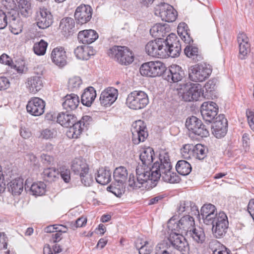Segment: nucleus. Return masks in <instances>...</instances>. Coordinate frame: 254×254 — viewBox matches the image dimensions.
Listing matches in <instances>:
<instances>
[{
    "instance_id": "nucleus-1",
    "label": "nucleus",
    "mask_w": 254,
    "mask_h": 254,
    "mask_svg": "<svg viewBox=\"0 0 254 254\" xmlns=\"http://www.w3.org/2000/svg\"><path fill=\"white\" fill-rule=\"evenodd\" d=\"M135 173L136 176L130 174L128 180V186L133 189H152L156 186L160 178L164 182L172 184L179 183L180 180L179 176L173 171L169 154L165 151L160 152L159 161L155 162L151 168L139 163Z\"/></svg>"
},
{
    "instance_id": "nucleus-2",
    "label": "nucleus",
    "mask_w": 254,
    "mask_h": 254,
    "mask_svg": "<svg viewBox=\"0 0 254 254\" xmlns=\"http://www.w3.org/2000/svg\"><path fill=\"white\" fill-rule=\"evenodd\" d=\"M127 176V171L125 167L120 166L117 168L114 172L113 176L117 184H111L107 188V190L112 192L116 196L120 197L125 191V183Z\"/></svg>"
},
{
    "instance_id": "nucleus-3",
    "label": "nucleus",
    "mask_w": 254,
    "mask_h": 254,
    "mask_svg": "<svg viewBox=\"0 0 254 254\" xmlns=\"http://www.w3.org/2000/svg\"><path fill=\"white\" fill-rule=\"evenodd\" d=\"M195 225L194 218L190 215H187L177 222L173 218L168 222L169 230L180 234H188L193 228Z\"/></svg>"
},
{
    "instance_id": "nucleus-4",
    "label": "nucleus",
    "mask_w": 254,
    "mask_h": 254,
    "mask_svg": "<svg viewBox=\"0 0 254 254\" xmlns=\"http://www.w3.org/2000/svg\"><path fill=\"white\" fill-rule=\"evenodd\" d=\"M109 56L123 65H129L134 61L132 52L127 47L115 46L108 52Z\"/></svg>"
},
{
    "instance_id": "nucleus-5",
    "label": "nucleus",
    "mask_w": 254,
    "mask_h": 254,
    "mask_svg": "<svg viewBox=\"0 0 254 254\" xmlns=\"http://www.w3.org/2000/svg\"><path fill=\"white\" fill-rule=\"evenodd\" d=\"M147 95L142 91H134L130 93L126 99V105L130 109L140 110L148 104Z\"/></svg>"
},
{
    "instance_id": "nucleus-6",
    "label": "nucleus",
    "mask_w": 254,
    "mask_h": 254,
    "mask_svg": "<svg viewBox=\"0 0 254 254\" xmlns=\"http://www.w3.org/2000/svg\"><path fill=\"white\" fill-rule=\"evenodd\" d=\"M212 72L209 65L206 64H195L189 69V77L194 82H202L207 79Z\"/></svg>"
},
{
    "instance_id": "nucleus-7",
    "label": "nucleus",
    "mask_w": 254,
    "mask_h": 254,
    "mask_svg": "<svg viewBox=\"0 0 254 254\" xmlns=\"http://www.w3.org/2000/svg\"><path fill=\"white\" fill-rule=\"evenodd\" d=\"M165 65L162 62L151 61L143 64L139 71L143 76L156 77L160 76L165 71Z\"/></svg>"
},
{
    "instance_id": "nucleus-8",
    "label": "nucleus",
    "mask_w": 254,
    "mask_h": 254,
    "mask_svg": "<svg viewBox=\"0 0 254 254\" xmlns=\"http://www.w3.org/2000/svg\"><path fill=\"white\" fill-rule=\"evenodd\" d=\"M212 231L214 236L217 238L223 237L226 233L229 222L226 214L224 212H220L212 220Z\"/></svg>"
},
{
    "instance_id": "nucleus-9",
    "label": "nucleus",
    "mask_w": 254,
    "mask_h": 254,
    "mask_svg": "<svg viewBox=\"0 0 254 254\" xmlns=\"http://www.w3.org/2000/svg\"><path fill=\"white\" fill-rule=\"evenodd\" d=\"M164 49H165L167 56L175 58L180 55L181 51V46L176 34L171 33L164 39Z\"/></svg>"
},
{
    "instance_id": "nucleus-10",
    "label": "nucleus",
    "mask_w": 254,
    "mask_h": 254,
    "mask_svg": "<svg viewBox=\"0 0 254 254\" xmlns=\"http://www.w3.org/2000/svg\"><path fill=\"white\" fill-rule=\"evenodd\" d=\"M168 240L173 248L182 254H189L190 246L183 234L170 231Z\"/></svg>"
},
{
    "instance_id": "nucleus-11",
    "label": "nucleus",
    "mask_w": 254,
    "mask_h": 254,
    "mask_svg": "<svg viewBox=\"0 0 254 254\" xmlns=\"http://www.w3.org/2000/svg\"><path fill=\"white\" fill-rule=\"evenodd\" d=\"M131 131L132 142L136 145L143 142L148 135L146 126L141 120L136 121L132 124Z\"/></svg>"
},
{
    "instance_id": "nucleus-12",
    "label": "nucleus",
    "mask_w": 254,
    "mask_h": 254,
    "mask_svg": "<svg viewBox=\"0 0 254 254\" xmlns=\"http://www.w3.org/2000/svg\"><path fill=\"white\" fill-rule=\"evenodd\" d=\"M186 126L193 133L201 137H207L209 134L205 126L195 116H191L187 119Z\"/></svg>"
},
{
    "instance_id": "nucleus-13",
    "label": "nucleus",
    "mask_w": 254,
    "mask_h": 254,
    "mask_svg": "<svg viewBox=\"0 0 254 254\" xmlns=\"http://www.w3.org/2000/svg\"><path fill=\"white\" fill-rule=\"evenodd\" d=\"M164 45V39L158 38L148 42L145 46V51L150 56L165 58L166 53Z\"/></svg>"
},
{
    "instance_id": "nucleus-14",
    "label": "nucleus",
    "mask_w": 254,
    "mask_h": 254,
    "mask_svg": "<svg viewBox=\"0 0 254 254\" xmlns=\"http://www.w3.org/2000/svg\"><path fill=\"white\" fill-rule=\"evenodd\" d=\"M36 21L39 28L46 29L53 23V15L48 8L41 6L36 12Z\"/></svg>"
},
{
    "instance_id": "nucleus-15",
    "label": "nucleus",
    "mask_w": 254,
    "mask_h": 254,
    "mask_svg": "<svg viewBox=\"0 0 254 254\" xmlns=\"http://www.w3.org/2000/svg\"><path fill=\"white\" fill-rule=\"evenodd\" d=\"M155 13L159 16L162 20L171 22L174 21L177 16L176 10L171 5L163 3L155 8Z\"/></svg>"
},
{
    "instance_id": "nucleus-16",
    "label": "nucleus",
    "mask_w": 254,
    "mask_h": 254,
    "mask_svg": "<svg viewBox=\"0 0 254 254\" xmlns=\"http://www.w3.org/2000/svg\"><path fill=\"white\" fill-rule=\"evenodd\" d=\"M93 9L88 5L81 4L76 8L74 16L77 24L82 25L88 22L92 18Z\"/></svg>"
},
{
    "instance_id": "nucleus-17",
    "label": "nucleus",
    "mask_w": 254,
    "mask_h": 254,
    "mask_svg": "<svg viewBox=\"0 0 254 254\" xmlns=\"http://www.w3.org/2000/svg\"><path fill=\"white\" fill-rule=\"evenodd\" d=\"M227 120L223 114L217 116L212 125V133L217 138H221L227 131Z\"/></svg>"
},
{
    "instance_id": "nucleus-18",
    "label": "nucleus",
    "mask_w": 254,
    "mask_h": 254,
    "mask_svg": "<svg viewBox=\"0 0 254 254\" xmlns=\"http://www.w3.org/2000/svg\"><path fill=\"white\" fill-rule=\"evenodd\" d=\"M201 84L196 83L188 84L186 91L183 94V98L187 101H197L203 95V91Z\"/></svg>"
},
{
    "instance_id": "nucleus-19",
    "label": "nucleus",
    "mask_w": 254,
    "mask_h": 254,
    "mask_svg": "<svg viewBox=\"0 0 254 254\" xmlns=\"http://www.w3.org/2000/svg\"><path fill=\"white\" fill-rule=\"evenodd\" d=\"M201 114L204 120L211 123L215 120L217 115L218 107L217 105L211 101L205 102L201 106Z\"/></svg>"
},
{
    "instance_id": "nucleus-20",
    "label": "nucleus",
    "mask_w": 254,
    "mask_h": 254,
    "mask_svg": "<svg viewBox=\"0 0 254 254\" xmlns=\"http://www.w3.org/2000/svg\"><path fill=\"white\" fill-rule=\"evenodd\" d=\"M45 102L38 97L32 98L26 106L27 112L32 116H39L44 112Z\"/></svg>"
},
{
    "instance_id": "nucleus-21",
    "label": "nucleus",
    "mask_w": 254,
    "mask_h": 254,
    "mask_svg": "<svg viewBox=\"0 0 254 254\" xmlns=\"http://www.w3.org/2000/svg\"><path fill=\"white\" fill-rule=\"evenodd\" d=\"M118 91L115 88L109 87L103 91L100 96V102L102 106H110L117 100Z\"/></svg>"
},
{
    "instance_id": "nucleus-22",
    "label": "nucleus",
    "mask_w": 254,
    "mask_h": 254,
    "mask_svg": "<svg viewBox=\"0 0 254 254\" xmlns=\"http://www.w3.org/2000/svg\"><path fill=\"white\" fill-rule=\"evenodd\" d=\"M52 62L59 67H63L67 64L66 53L63 47L54 48L51 54Z\"/></svg>"
},
{
    "instance_id": "nucleus-23",
    "label": "nucleus",
    "mask_w": 254,
    "mask_h": 254,
    "mask_svg": "<svg viewBox=\"0 0 254 254\" xmlns=\"http://www.w3.org/2000/svg\"><path fill=\"white\" fill-rule=\"evenodd\" d=\"M184 71L182 67L176 64H173L164 74L165 79L169 82H177L181 81L184 76Z\"/></svg>"
},
{
    "instance_id": "nucleus-24",
    "label": "nucleus",
    "mask_w": 254,
    "mask_h": 254,
    "mask_svg": "<svg viewBox=\"0 0 254 254\" xmlns=\"http://www.w3.org/2000/svg\"><path fill=\"white\" fill-rule=\"evenodd\" d=\"M215 211L216 208L214 205L212 204L203 205L200 210V214L204 224L210 225L213 223L212 220L218 214L215 213Z\"/></svg>"
},
{
    "instance_id": "nucleus-25",
    "label": "nucleus",
    "mask_w": 254,
    "mask_h": 254,
    "mask_svg": "<svg viewBox=\"0 0 254 254\" xmlns=\"http://www.w3.org/2000/svg\"><path fill=\"white\" fill-rule=\"evenodd\" d=\"M177 211L179 214L186 212L191 215L199 216V212L195 203L190 201H181L178 205Z\"/></svg>"
},
{
    "instance_id": "nucleus-26",
    "label": "nucleus",
    "mask_w": 254,
    "mask_h": 254,
    "mask_svg": "<svg viewBox=\"0 0 254 254\" xmlns=\"http://www.w3.org/2000/svg\"><path fill=\"white\" fill-rule=\"evenodd\" d=\"M237 40L239 45V57L242 60L245 59L250 52L249 39L246 34L240 33L238 35Z\"/></svg>"
},
{
    "instance_id": "nucleus-27",
    "label": "nucleus",
    "mask_w": 254,
    "mask_h": 254,
    "mask_svg": "<svg viewBox=\"0 0 254 254\" xmlns=\"http://www.w3.org/2000/svg\"><path fill=\"white\" fill-rule=\"evenodd\" d=\"M98 38V33L92 29L81 31L78 34V40L84 44H90L94 42Z\"/></svg>"
},
{
    "instance_id": "nucleus-28",
    "label": "nucleus",
    "mask_w": 254,
    "mask_h": 254,
    "mask_svg": "<svg viewBox=\"0 0 254 254\" xmlns=\"http://www.w3.org/2000/svg\"><path fill=\"white\" fill-rule=\"evenodd\" d=\"M71 169L75 174L83 176L89 171L86 161L82 158H76L72 162Z\"/></svg>"
},
{
    "instance_id": "nucleus-29",
    "label": "nucleus",
    "mask_w": 254,
    "mask_h": 254,
    "mask_svg": "<svg viewBox=\"0 0 254 254\" xmlns=\"http://www.w3.org/2000/svg\"><path fill=\"white\" fill-rule=\"evenodd\" d=\"M64 101L62 105L64 109L67 112L74 110L78 107L79 103L78 96L74 94L66 95L64 98Z\"/></svg>"
},
{
    "instance_id": "nucleus-30",
    "label": "nucleus",
    "mask_w": 254,
    "mask_h": 254,
    "mask_svg": "<svg viewBox=\"0 0 254 254\" xmlns=\"http://www.w3.org/2000/svg\"><path fill=\"white\" fill-rule=\"evenodd\" d=\"M27 87L30 92L35 94L43 87L42 78L39 76H33L29 77L27 81Z\"/></svg>"
},
{
    "instance_id": "nucleus-31",
    "label": "nucleus",
    "mask_w": 254,
    "mask_h": 254,
    "mask_svg": "<svg viewBox=\"0 0 254 254\" xmlns=\"http://www.w3.org/2000/svg\"><path fill=\"white\" fill-rule=\"evenodd\" d=\"M77 121L76 117L68 113L61 112L57 117V121L61 126L68 127Z\"/></svg>"
},
{
    "instance_id": "nucleus-32",
    "label": "nucleus",
    "mask_w": 254,
    "mask_h": 254,
    "mask_svg": "<svg viewBox=\"0 0 254 254\" xmlns=\"http://www.w3.org/2000/svg\"><path fill=\"white\" fill-rule=\"evenodd\" d=\"M96 97V92L93 87H88L84 90L81 96V103L83 105L90 107Z\"/></svg>"
},
{
    "instance_id": "nucleus-33",
    "label": "nucleus",
    "mask_w": 254,
    "mask_h": 254,
    "mask_svg": "<svg viewBox=\"0 0 254 254\" xmlns=\"http://www.w3.org/2000/svg\"><path fill=\"white\" fill-rule=\"evenodd\" d=\"M154 151L151 147H147L143 149L139 155V158L141 161V165L150 167V165L153 161Z\"/></svg>"
},
{
    "instance_id": "nucleus-34",
    "label": "nucleus",
    "mask_w": 254,
    "mask_h": 254,
    "mask_svg": "<svg viewBox=\"0 0 254 254\" xmlns=\"http://www.w3.org/2000/svg\"><path fill=\"white\" fill-rule=\"evenodd\" d=\"M169 27L167 24L157 23L155 24L150 30V33L153 37L158 38H162L169 32Z\"/></svg>"
},
{
    "instance_id": "nucleus-35",
    "label": "nucleus",
    "mask_w": 254,
    "mask_h": 254,
    "mask_svg": "<svg viewBox=\"0 0 254 254\" xmlns=\"http://www.w3.org/2000/svg\"><path fill=\"white\" fill-rule=\"evenodd\" d=\"M3 10L10 15L11 19L15 20L18 15L16 10V4L14 0H2L1 1Z\"/></svg>"
},
{
    "instance_id": "nucleus-36",
    "label": "nucleus",
    "mask_w": 254,
    "mask_h": 254,
    "mask_svg": "<svg viewBox=\"0 0 254 254\" xmlns=\"http://www.w3.org/2000/svg\"><path fill=\"white\" fill-rule=\"evenodd\" d=\"M111 171L107 168H99L95 177L96 181L102 185H107L111 180Z\"/></svg>"
},
{
    "instance_id": "nucleus-37",
    "label": "nucleus",
    "mask_w": 254,
    "mask_h": 254,
    "mask_svg": "<svg viewBox=\"0 0 254 254\" xmlns=\"http://www.w3.org/2000/svg\"><path fill=\"white\" fill-rule=\"evenodd\" d=\"M75 22L71 17H65L62 19L60 27L64 36H67L71 32V30L74 27Z\"/></svg>"
},
{
    "instance_id": "nucleus-38",
    "label": "nucleus",
    "mask_w": 254,
    "mask_h": 254,
    "mask_svg": "<svg viewBox=\"0 0 254 254\" xmlns=\"http://www.w3.org/2000/svg\"><path fill=\"white\" fill-rule=\"evenodd\" d=\"M8 185V190L13 195H19L23 191V180L20 178H16L12 180Z\"/></svg>"
},
{
    "instance_id": "nucleus-39",
    "label": "nucleus",
    "mask_w": 254,
    "mask_h": 254,
    "mask_svg": "<svg viewBox=\"0 0 254 254\" xmlns=\"http://www.w3.org/2000/svg\"><path fill=\"white\" fill-rule=\"evenodd\" d=\"M152 243L150 241H144L142 239H137L135 246L139 254H150L153 250Z\"/></svg>"
},
{
    "instance_id": "nucleus-40",
    "label": "nucleus",
    "mask_w": 254,
    "mask_h": 254,
    "mask_svg": "<svg viewBox=\"0 0 254 254\" xmlns=\"http://www.w3.org/2000/svg\"><path fill=\"white\" fill-rule=\"evenodd\" d=\"M184 53L188 58L191 59L195 63L201 61L202 59L198 49L190 45L186 47Z\"/></svg>"
},
{
    "instance_id": "nucleus-41",
    "label": "nucleus",
    "mask_w": 254,
    "mask_h": 254,
    "mask_svg": "<svg viewBox=\"0 0 254 254\" xmlns=\"http://www.w3.org/2000/svg\"><path fill=\"white\" fill-rule=\"evenodd\" d=\"M89 51L90 48L88 46L85 45L78 46L74 50V54L78 59L87 60L91 55Z\"/></svg>"
},
{
    "instance_id": "nucleus-42",
    "label": "nucleus",
    "mask_w": 254,
    "mask_h": 254,
    "mask_svg": "<svg viewBox=\"0 0 254 254\" xmlns=\"http://www.w3.org/2000/svg\"><path fill=\"white\" fill-rule=\"evenodd\" d=\"M176 169L180 174L186 176L191 171L190 164L185 160H179L176 165Z\"/></svg>"
},
{
    "instance_id": "nucleus-43",
    "label": "nucleus",
    "mask_w": 254,
    "mask_h": 254,
    "mask_svg": "<svg viewBox=\"0 0 254 254\" xmlns=\"http://www.w3.org/2000/svg\"><path fill=\"white\" fill-rule=\"evenodd\" d=\"M68 127H69V134H71L72 138H77L81 133L84 127H83L82 122L76 121ZM70 135V134H69V136Z\"/></svg>"
},
{
    "instance_id": "nucleus-44",
    "label": "nucleus",
    "mask_w": 254,
    "mask_h": 254,
    "mask_svg": "<svg viewBox=\"0 0 254 254\" xmlns=\"http://www.w3.org/2000/svg\"><path fill=\"white\" fill-rule=\"evenodd\" d=\"M188 235H189L192 238L198 243H202L205 240V234L202 229L200 228H193Z\"/></svg>"
},
{
    "instance_id": "nucleus-45",
    "label": "nucleus",
    "mask_w": 254,
    "mask_h": 254,
    "mask_svg": "<svg viewBox=\"0 0 254 254\" xmlns=\"http://www.w3.org/2000/svg\"><path fill=\"white\" fill-rule=\"evenodd\" d=\"M30 190L34 195H42L46 191V185L42 182L33 183L31 187Z\"/></svg>"
},
{
    "instance_id": "nucleus-46",
    "label": "nucleus",
    "mask_w": 254,
    "mask_h": 254,
    "mask_svg": "<svg viewBox=\"0 0 254 254\" xmlns=\"http://www.w3.org/2000/svg\"><path fill=\"white\" fill-rule=\"evenodd\" d=\"M194 157L198 160H203L207 156V148L201 144L194 146Z\"/></svg>"
},
{
    "instance_id": "nucleus-47",
    "label": "nucleus",
    "mask_w": 254,
    "mask_h": 254,
    "mask_svg": "<svg viewBox=\"0 0 254 254\" xmlns=\"http://www.w3.org/2000/svg\"><path fill=\"white\" fill-rule=\"evenodd\" d=\"M43 175L45 180L51 182L55 181L59 175V172L54 168H48L44 169Z\"/></svg>"
},
{
    "instance_id": "nucleus-48",
    "label": "nucleus",
    "mask_w": 254,
    "mask_h": 254,
    "mask_svg": "<svg viewBox=\"0 0 254 254\" xmlns=\"http://www.w3.org/2000/svg\"><path fill=\"white\" fill-rule=\"evenodd\" d=\"M48 44L43 40L34 44L33 50L35 54L38 56L44 55L46 51Z\"/></svg>"
},
{
    "instance_id": "nucleus-49",
    "label": "nucleus",
    "mask_w": 254,
    "mask_h": 254,
    "mask_svg": "<svg viewBox=\"0 0 254 254\" xmlns=\"http://www.w3.org/2000/svg\"><path fill=\"white\" fill-rule=\"evenodd\" d=\"M194 145L192 144H185L181 151L183 157L189 159L194 157Z\"/></svg>"
},
{
    "instance_id": "nucleus-50",
    "label": "nucleus",
    "mask_w": 254,
    "mask_h": 254,
    "mask_svg": "<svg viewBox=\"0 0 254 254\" xmlns=\"http://www.w3.org/2000/svg\"><path fill=\"white\" fill-rule=\"evenodd\" d=\"M169 248L168 243L163 241L156 246L155 254H172L169 251Z\"/></svg>"
},
{
    "instance_id": "nucleus-51",
    "label": "nucleus",
    "mask_w": 254,
    "mask_h": 254,
    "mask_svg": "<svg viewBox=\"0 0 254 254\" xmlns=\"http://www.w3.org/2000/svg\"><path fill=\"white\" fill-rule=\"evenodd\" d=\"M19 12L24 17H26L30 15L31 13L30 3L28 1L19 2Z\"/></svg>"
},
{
    "instance_id": "nucleus-52",
    "label": "nucleus",
    "mask_w": 254,
    "mask_h": 254,
    "mask_svg": "<svg viewBox=\"0 0 254 254\" xmlns=\"http://www.w3.org/2000/svg\"><path fill=\"white\" fill-rule=\"evenodd\" d=\"M82 84V80L78 76L70 78L68 81V88L71 90H76Z\"/></svg>"
},
{
    "instance_id": "nucleus-53",
    "label": "nucleus",
    "mask_w": 254,
    "mask_h": 254,
    "mask_svg": "<svg viewBox=\"0 0 254 254\" xmlns=\"http://www.w3.org/2000/svg\"><path fill=\"white\" fill-rule=\"evenodd\" d=\"M11 18L10 15L6 13L3 10H0V29H4L7 25Z\"/></svg>"
},
{
    "instance_id": "nucleus-54",
    "label": "nucleus",
    "mask_w": 254,
    "mask_h": 254,
    "mask_svg": "<svg viewBox=\"0 0 254 254\" xmlns=\"http://www.w3.org/2000/svg\"><path fill=\"white\" fill-rule=\"evenodd\" d=\"M16 20V19L15 20L11 19V20L9 19V23L11 27V32L15 35L18 34L19 33H21L22 30L21 22L19 21L17 24L15 22Z\"/></svg>"
},
{
    "instance_id": "nucleus-55",
    "label": "nucleus",
    "mask_w": 254,
    "mask_h": 254,
    "mask_svg": "<svg viewBox=\"0 0 254 254\" xmlns=\"http://www.w3.org/2000/svg\"><path fill=\"white\" fill-rule=\"evenodd\" d=\"M57 130L54 128H46L43 130L41 133V136L43 138L48 139L57 136Z\"/></svg>"
},
{
    "instance_id": "nucleus-56",
    "label": "nucleus",
    "mask_w": 254,
    "mask_h": 254,
    "mask_svg": "<svg viewBox=\"0 0 254 254\" xmlns=\"http://www.w3.org/2000/svg\"><path fill=\"white\" fill-rule=\"evenodd\" d=\"M80 178L81 183L85 186H90L93 182V178L91 177V175L89 174V171L85 172V174H83V176L80 175Z\"/></svg>"
},
{
    "instance_id": "nucleus-57",
    "label": "nucleus",
    "mask_w": 254,
    "mask_h": 254,
    "mask_svg": "<svg viewBox=\"0 0 254 254\" xmlns=\"http://www.w3.org/2000/svg\"><path fill=\"white\" fill-rule=\"evenodd\" d=\"M87 223V218L85 217L81 216L78 218L75 222H71L70 226L74 230L78 227L84 226Z\"/></svg>"
},
{
    "instance_id": "nucleus-58",
    "label": "nucleus",
    "mask_w": 254,
    "mask_h": 254,
    "mask_svg": "<svg viewBox=\"0 0 254 254\" xmlns=\"http://www.w3.org/2000/svg\"><path fill=\"white\" fill-rule=\"evenodd\" d=\"M204 89L206 93L209 94L210 95H213L216 89L215 83L212 80H209L205 84Z\"/></svg>"
},
{
    "instance_id": "nucleus-59",
    "label": "nucleus",
    "mask_w": 254,
    "mask_h": 254,
    "mask_svg": "<svg viewBox=\"0 0 254 254\" xmlns=\"http://www.w3.org/2000/svg\"><path fill=\"white\" fill-rule=\"evenodd\" d=\"M209 248L211 250L212 253L218 251L219 249H224V245H222L216 240H212L209 244Z\"/></svg>"
},
{
    "instance_id": "nucleus-60",
    "label": "nucleus",
    "mask_w": 254,
    "mask_h": 254,
    "mask_svg": "<svg viewBox=\"0 0 254 254\" xmlns=\"http://www.w3.org/2000/svg\"><path fill=\"white\" fill-rule=\"evenodd\" d=\"M0 63L5 65H8L10 67H12V64L13 63L10 58L5 54H3L0 57Z\"/></svg>"
},
{
    "instance_id": "nucleus-61",
    "label": "nucleus",
    "mask_w": 254,
    "mask_h": 254,
    "mask_svg": "<svg viewBox=\"0 0 254 254\" xmlns=\"http://www.w3.org/2000/svg\"><path fill=\"white\" fill-rule=\"evenodd\" d=\"M61 178L65 183H68L70 180V171L68 169L65 170L61 171L59 173Z\"/></svg>"
},
{
    "instance_id": "nucleus-62",
    "label": "nucleus",
    "mask_w": 254,
    "mask_h": 254,
    "mask_svg": "<svg viewBox=\"0 0 254 254\" xmlns=\"http://www.w3.org/2000/svg\"><path fill=\"white\" fill-rule=\"evenodd\" d=\"M246 114L250 127L252 129L254 130V118H251L254 116V114L252 111L248 110L247 111Z\"/></svg>"
},
{
    "instance_id": "nucleus-63",
    "label": "nucleus",
    "mask_w": 254,
    "mask_h": 254,
    "mask_svg": "<svg viewBox=\"0 0 254 254\" xmlns=\"http://www.w3.org/2000/svg\"><path fill=\"white\" fill-rule=\"evenodd\" d=\"M7 246V238L4 233L0 234V248L6 249Z\"/></svg>"
},
{
    "instance_id": "nucleus-64",
    "label": "nucleus",
    "mask_w": 254,
    "mask_h": 254,
    "mask_svg": "<svg viewBox=\"0 0 254 254\" xmlns=\"http://www.w3.org/2000/svg\"><path fill=\"white\" fill-rule=\"evenodd\" d=\"M9 86L8 79L5 77H0V90H5Z\"/></svg>"
}]
</instances>
